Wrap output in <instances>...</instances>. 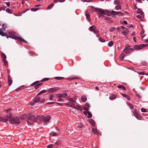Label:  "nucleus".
Instances as JSON below:
<instances>
[{
    "instance_id": "nucleus-1",
    "label": "nucleus",
    "mask_w": 148,
    "mask_h": 148,
    "mask_svg": "<svg viewBox=\"0 0 148 148\" xmlns=\"http://www.w3.org/2000/svg\"><path fill=\"white\" fill-rule=\"evenodd\" d=\"M9 121L10 123L12 124H18L20 123L18 117H12L10 119Z\"/></svg>"
},
{
    "instance_id": "nucleus-2",
    "label": "nucleus",
    "mask_w": 148,
    "mask_h": 148,
    "mask_svg": "<svg viewBox=\"0 0 148 148\" xmlns=\"http://www.w3.org/2000/svg\"><path fill=\"white\" fill-rule=\"evenodd\" d=\"M95 10L96 11L98 12L97 13V14H103L104 15H106V13L107 12V11L99 8H96L95 9Z\"/></svg>"
},
{
    "instance_id": "nucleus-3",
    "label": "nucleus",
    "mask_w": 148,
    "mask_h": 148,
    "mask_svg": "<svg viewBox=\"0 0 148 148\" xmlns=\"http://www.w3.org/2000/svg\"><path fill=\"white\" fill-rule=\"evenodd\" d=\"M147 45L145 44H142L140 45H135L134 48L137 50H140L143 49V47H146Z\"/></svg>"
},
{
    "instance_id": "nucleus-4",
    "label": "nucleus",
    "mask_w": 148,
    "mask_h": 148,
    "mask_svg": "<svg viewBox=\"0 0 148 148\" xmlns=\"http://www.w3.org/2000/svg\"><path fill=\"white\" fill-rule=\"evenodd\" d=\"M60 88L57 87L51 88L48 89V92L50 93L52 92H55L59 90Z\"/></svg>"
},
{
    "instance_id": "nucleus-5",
    "label": "nucleus",
    "mask_w": 148,
    "mask_h": 148,
    "mask_svg": "<svg viewBox=\"0 0 148 148\" xmlns=\"http://www.w3.org/2000/svg\"><path fill=\"white\" fill-rule=\"evenodd\" d=\"M89 29L90 31H93L95 34L98 32V30L95 26H92L90 27Z\"/></svg>"
},
{
    "instance_id": "nucleus-6",
    "label": "nucleus",
    "mask_w": 148,
    "mask_h": 148,
    "mask_svg": "<svg viewBox=\"0 0 148 148\" xmlns=\"http://www.w3.org/2000/svg\"><path fill=\"white\" fill-rule=\"evenodd\" d=\"M56 95L57 97L59 98L64 97L65 98H67L68 97V95L66 93H64L62 94H56Z\"/></svg>"
},
{
    "instance_id": "nucleus-7",
    "label": "nucleus",
    "mask_w": 148,
    "mask_h": 148,
    "mask_svg": "<svg viewBox=\"0 0 148 148\" xmlns=\"http://www.w3.org/2000/svg\"><path fill=\"white\" fill-rule=\"evenodd\" d=\"M11 38H12L13 39H14L16 40L19 39V40H20L22 42H25V43H27V42L25 40H24L22 39V38H21L20 37H18L14 36H12Z\"/></svg>"
},
{
    "instance_id": "nucleus-8",
    "label": "nucleus",
    "mask_w": 148,
    "mask_h": 148,
    "mask_svg": "<svg viewBox=\"0 0 148 148\" xmlns=\"http://www.w3.org/2000/svg\"><path fill=\"white\" fill-rule=\"evenodd\" d=\"M133 114L134 116L138 119H140V118L141 117V116L140 115L138 114L136 111L135 110V111L133 112Z\"/></svg>"
},
{
    "instance_id": "nucleus-9",
    "label": "nucleus",
    "mask_w": 148,
    "mask_h": 148,
    "mask_svg": "<svg viewBox=\"0 0 148 148\" xmlns=\"http://www.w3.org/2000/svg\"><path fill=\"white\" fill-rule=\"evenodd\" d=\"M31 120L32 121H34L35 122H37V119L36 118L35 116L34 115H32L31 116H30L28 118V120Z\"/></svg>"
},
{
    "instance_id": "nucleus-10",
    "label": "nucleus",
    "mask_w": 148,
    "mask_h": 148,
    "mask_svg": "<svg viewBox=\"0 0 148 148\" xmlns=\"http://www.w3.org/2000/svg\"><path fill=\"white\" fill-rule=\"evenodd\" d=\"M134 50V49L132 48H128L127 49H124L123 51V52H125V53H129L131 52H132Z\"/></svg>"
},
{
    "instance_id": "nucleus-11",
    "label": "nucleus",
    "mask_w": 148,
    "mask_h": 148,
    "mask_svg": "<svg viewBox=\"0 0 148 148\" xmlns=\"http://www.w3.org/2000/svg\"><path fill=\"white\" fill-rule=\"evenodd\" d=\"M83 113L86 115H87V114H88L87 117L88 118H90L92 116V114L90 113V112L89 111L87 112V113L86 112L84 111L83 112Z\"/></svg>"
},
{
    "instance_id": "nucleus-12",
    "label": "nucleus",
    "mask_w": 148,
    "mask_h": 148,
    "mask_svg": "<svg viewBox=\"0 0 148 148\" xmlns=\"http://www.w3.org/2000/svg\"><path fill=\"white\" fill-rule=\"evenodd\" d=\"M11 110V109H8L6 110V112L8 113L6 116V117L7 118H10L12 116V114L11 113H10V112H8L10 110Z\"/></svg>"
},
{
    "instance_id": "nucleus-13",
    "label": "nucleus",
    "mask_w": 148,
    "mask_h": 148,
    "mask_svg": "<svg viewBox=\"0 0 148 148\" xmlns=\"http://www.w3.org/2000/svg\"><path fill=\"white\" fill-rule=\"evenodd\" d=\"M40 97L39 96H36L33 99V101L35 102H38L40 100Z\"/></svg>"
},
{
    "instance_id": "nucleus-14",
    "label": "nucleus",
    "mask_w": 148,
    "mask_h": 148,
    "mask_svg": "<svg viewBox=\"0 0 148 148\" xmlns=\"http://www.w3.org/2000/svg\"><path fill=\"white\" fill-rule=\"evenodd\" d=\"M88 121L92 125V126L94 127L95 126V122L92 119H89L88 120Z\"/></svg>"
},
{
    "instance_id": "nucleus-15",
    "label": "nucleus",
    "mask_w": 148,
    "mask_h": 148,
    "mask_svg": "<svg viewBox=\"0 0 148 148\" xmlns=\"http://www.w3.org/2000/svg\"><path fill=\"white\" fill-rule=\"evenodd\" d=\"M8 83L9 86H10L12 83V81L11 79L10 75L8 76Z\"/></svg>"
},
{
    "instance_id": "nucleus-16",
    "label": "nucleus",
    "mask_w": 148,
    "mask_h": 148,
    "mask_svg": "<svg viewBox=\"0 0 148 148\" xmlns=\"http://www.w3.org/2000/svg\"><path fill=\"white\" fill-rule=\"evenodd\" d=\"M37 119L40 121H42L44 119V116L43 115H40L37 117Z\"/></svg>"
},
{
    "instance_id": "nucleus-17",
    "label": "nucleus",
    "mask_w": 148,
    "mask_h": 148,
    "mask_svg": "<svg viewBox=\"0 0 148 148\" xmlns=\"http://www.w3.org/2000/svg\"><path fill=\"white\" fill-rule=\"evenodd\" d=\"M51 116L50 115H47L45 118L44 117V120L45 122L48 121L50 119Z\"/></svg>"
},
{
    "instance_id": "nucleus-18",
    "label": "nucleus",
    "mask_w": 148,
    "mask_h": 148,
    "mask_svg": "<svg viewBox=\"0 0 148 148\" xmlns=\"http://www.w3.org/2000/svg\"><path fill=\"white\" fill-rule=\"evenodd\" d=\"M116 95L115 94H112L109 97V99L111 100L115 99L116 97Z\"/></svg>"
},
{
    "instance_id": "nucleus-19",
    "label": "nucleus",
    "mask_w": 148,
    "mask_h": 148,
    "mask_svg": "<svg viewBox=\"0 0 148 148\" xmlns=\"http://www.w3.org/2000/svg\"><path fill=\"white\" fill-rule=\"evenodd\" d=\"M66 105L72 107H74L75 105V104L71 102H68L66 103Z\"/></svg>"
},
{
    "instance_id": "nucleus-20",
    "label": "nucleus",
    "mask_w": 148,
    "mask_h": 148,
    "mask_svg": "<svg viewBox=\"0 0 148 148\" xmlns=\"http://www.w3.org/2000/svg\"><path fill=\"white\" fill-rule=\"evenodd\" d=\"M125 56V54L124 53H122L120 55L119 58L121 60H123Z\"/></svg>"
},
{
    "instance_id": "nucleus-21",
    "label": "nucleus",
    "mask_w": 148,
    "mask_h": 148,
    "mask_svg": "<svg viewBox=\"0 0 148 148\" xmlns=\"http://www.w3.org/2000/svg\"><path fill=\"white\" fill-rule=\"evenodd\" d=\"M27 118V115L25 114L23 115L20 117V119H21L24 120Z\"/></svg>"
},
{
    "instance_id": "nucleus-22",
    "label": "nucleus",
    "mask_w": 148,
    "mask_h": 148,
    "mask_svg": "<svg viewBox=\"0 0 148 148\" xmlns=\"http://www.w3.org/2000/svg\"><path fill=\"white\" fill-rule=\"evenodd\" d=\"M2 27L3 28L1 29V30L2 31H5V29H6V27H7L6 25L5 24H4L2 25Z\"/></svg>"
},
{
    "instance_id": "nucleus-23",
    "label": "nucleus",
    "mask_w": 148,
    "mask_h": 148,
    "mask_svg": "<svg viewBox=\"0 0 148 148\" xmlns=\"http://www.w3.org/2000/svg\"><path fill=\"white\" fill-rule=\"evenodd\" d=\"M81 99L82 101L83 102H85L87 99V98L85 96H82Z\"/></svg>"
},
{
    "instance_id": "nucleus-24",
    "label": "nucleus",
    "mask_w": 148,
    "mask_h": 148,
    "mask_svg": "<svg viewBox=\"0 0 148 148\" xmlns=\"http://www.w3.org/2000/svg\"><path fill=\"white\" fill-rule=\"evenodd\" d=\"M1 58H3V60H5L6 58V56L4 54V53H1Z\"/></svg>"
},
{
    "instance_id": "nucleus-25",
    "label": "nucleus",
    "mask_w": 148,
    "mask_h": 148,
    "mask_svg": "<svg viewBox=\"0 0 148 148\" xmlns=\"http://www.w3.org/2000/svg\"><path fill=\"white\" fill-rule=\"evenodd\" d=\"M128 32H129V31L127 30V29H126V31H123L122 32V33L125 35H127Z\"/></svg>"
},
{
    "instance_id": "nucleus-26",
    "label": "nucleus",
    "mask_w": 148,
    "mask_h": 148,
    "mask_svg": "<svg viewBox=\"0 0 148 148\" xmlns=\"http://www.w3.org/2000/svg\"><path fill=\"white\" fill-rule=\"evenodd\" d=\"M92 132L93 133L96 134L97 135L98 134V133L97 132V130L95 129L94 128H92Z\"/></svg>"
},
{
    "instance_id": "nucleus-27",
    "label": "nucleus",
    "mask_w": 148,
    "mask_h": 148,
    "mask_svg": "<svg viewBox=\"0 0 148 148\" xmlns=\"http://www.w3.org/2000/svg\"><path fill=\"white\" fill-rule=\"evenodd\" d=\"M8 34L10 36H13L16 35V33L14 32L11 31L8 33Z\"/></svg>"
},
{
    "instance_id": "nucleus-28",
    "label": "nucleus",
    "mask_w": 148,
    "mask_h": 148,
    "mask_svg": "<svg viewBox=\"0 0 148 148\" xmlns=\"http://www.w3.org/2000/svg\"><path fill=\"white\" fill-rule=\"evenodd\" d=\"M127 105L131 109H133L134 108V106L131 103H128Z\"/></svg>"
},
{
    "instance_id": "nucleus-29",
    "label": "nucleus",
    "mask_w": 148,
    "mask_h": 148,
    "mask_svg": "<svg viewBox=\"0 0 148 148\" xmlns=\"http://www.w3.org/2000/svg\"><path fill=\"white\" fill-rule=\"evenodd\" d=\"M73 108H75L76 109H77L78 110H79L81 111H82V108L79 106H76L74 107Z\"/></svg>"
},
{
    "instance_id": "nucleus-30",
    "label": "nucleus",
    "mask_w": 148,
    "mask_h": 148,
    "mask_svg": "<svg viewBox=\"0 0 148 148\" xmlns=\"http://www.w3.org/2000/svg\"><path fill=\"white\" fill-rule=\"evenodd\" d=\"M46 92V90H43L41 91H40L38 94V95H40L41 94L45 93Z\"/></svg>"
},
{
    "instance_id": "nucleus-31",
    "label": "nucleus",
    "mask_w": 148,
    "mask_h": 148,
    "mask_svg": "<svg viewBox=\"0 0 148 148\" xmlns=\"http://www.w3.org/2000/svg\"><path fill=\"white\" fill-rule=\"evenodd\" d=\"M113 44V42L112 41H110L108 44V46L109 47H111Z\"/></svg>"
},
{
    "instance_id": "nucleus-32",
    "label": "nucleus",
    "mask_w": 148,
    "mask_h": 148,
    "mask_svg": "<svg viewBox=\"0 0 148 148\" xmlns=\"http://www.w3.org/2000/svg\"><path fill=\"white\" fill-rule=\"evenodd\" d=\"M5 11L6 12L8 13H12V10L11 9L7 8L6 9Z\"/></svg>"
},
{
    "instance_id": "nucleus-33",
    "label": "nucleus",
    "mask_w": 148,
    "mask_h": 148,
    "mask_svg": "<svg viewBox=\"0 0 148 148\" xmlns=\"http://www.w3.org/2000/svg\"><path fill=\"white\" fill-rule=\"evenodd\" d=\"M85 14L86 16V18L89 20H90V14L88 13H87V12H86Z\"/></svg>"
},
{
    "instance_id": "nucleus-34",
    "label": "nucleus",
    "mask_w": 148,
    "mask_h": 148,
    "mask_svg": "<svg viewBox=\"0 0 148 148\" xmlns=\"http://www.w3.org/2000/svg\"><path fill=\"white\" fill-rule=\"evenodd\" d=\"M137 13L139 14H140L141 15H142L143 14V12L140 10L138 9L137 11Z\"/></svg>"
},
{
    "instance_id": "nucleus-35",
    "label": "nucleus",
    "mask_w": 148,
    "mask_h": 148,
    "mask_svg": "<svg viewBox=\"0 0 148 148\" xmlns=\"http://www.w3.org/2000/svg\"><path fill=\"white\" fill-rule=\"evenodd\" d=\"M54 97V96L53 95H49V99L50 100H54L53 99V98Z\"/></svg>"
},
{
    "instance_id": "nucleus-36",
    "label": "nucleus",
    "mask_w": 148,
    "mask_h": 148,
    "mask_svg": "<svg viewBox=\"0 0 148 148\" xmlns=\"http://www.w3.org/2000/svg\"><path fill=\"white\" fill-rule=\"evenodd\" d=\"M61 143V141L60 140H58L55 143V144L56 145H60Z\"/></svg>"
},
{
    "instance_id": "nucleus-37",
    "label": "nucleus",
    "mask_w": 148,
    "mask_h": 148,
    "mask_svg": "<svg viewBox=\"0 0 148 148\" xmlns=\"http://www.w3.org/2000/svg\"><path fill=\"white\" fill-rule=\"evenodd\" d=\"M65 0H54V2L55 3H56L58 1H59V2H63L65 1Z\"/></svg>"
},
{
    "instance_id": "nucleus-38",
    "label": "nucleus",
    "mask_w": 148,
    "mask_h": 148,
    "mask_svg": "<svg viewBox=\"0 0 148 148\" xmlns=\"http://www.w3.org/2000/svg\"><path fill=\"white\" fill-rule=\"evenodd\" d=\"M115 29V28L114 27H112L109 29V31L110 32H112L114 31Z\"/></svg>"
},
{
    "instance_id": "nucleus-39",
    "label": "nucleus",
    "mask_w": 148,
    "mask_h": 148,
    "mask_svg": "<svg viewBox=\"0 0 148 148\" xmlns=\"http://www.w3.org/2000/svg\"><path fill=\"white\" fill-rule=\"evenodd\" d=\"M111 14L113 15H117V12L112 10L111 12Z\"/></svg>"
},
{
    "instance_id": "nucleus-40",
    "label": "nucleus",
    "mask_w": 148,
    "mask_h": 148,
    "mask_svg": "<svg viewBox=\"0 0 148 148\" xmlns=\"http://www.w3.org/2000/svg\"><path fill=\"white\" fill-rule=\"evenodd\" d=\"M121 6L120 5H118L116 6L115 9L117 10H118L119 9H121Z\"/></svg>"
},
{
    "instance_id": "nucleus-41",
    "label": "nucleus",
    "mask_w": 148,
    "mask_h": 148,
    "mask_svg": "<svg viewBox=\"0 0 148 148\" xmlns=\"http://www.w3.org/2000/svg\"><path fill=\"white\" fill-rule=\"evenodd\" d=\"M54 5V4L53 3H51L48 6L47 8L48 9H50L51 8L53 7Z\"/></svg>"
},
{
    "instance_id": "nucleus-42",
    "label": "nucleus",
    "mask_w": 148,
    "mask_h": 148,
    "mask_svg": "<svg viewBox=\"0 0 148 148\" xmlns=\"http://www.w3.org/2000/svg\"><path fill=\"white\" fill-rule=\"evenodd\" d=\"M114 3L116 4H119L120 3V1L119 0H115L114 1Z\"/></svg>"
},
{
    "instance_id": "nucleus-43",
    "label": "nucleus",
    "mask_w": 148,
    "mask_h": 148,
    "mask_svg": "<svg viewBox=\"0 0 148 148\" xmlns=\"http://www.w3.org/2000/svg\"><path fill=\"white\" fill-rule=\"evenodd\" d=\"M1 121H2L4 122H6L8 121V119L6 118L2 117V120H1Z\"/></svg>"
},
{
    "instance_id": "nucleus-44",
    "label": "nucleus",
    "mask_w": 148,
    "mask_h": 148,
    "mask_svg": "<svg viewBox=\"0 0 148 148\" xmlns=\"http://www.w3.org/2000/svg\"><path fill=\"white\" fill-rule=\"evenodd\" d=\"M50 134L51 136H53L57 135L56 133L55 132H51Z\"/></svg>"
},
{
    "instance_id": "nucleus-45",
    "label": "nucleus",
    "mask_w": 148,
    "mask_h": 148,
    "mask_svg": "<svg viewBox=\"0 0 148 148\" xmlns=\"http://www.w3.org/2000/svg\"><path fill=\"white\" fill-rule=\"evenodd\" d=\"M107 11V12L106 13V14L108 16H111V14H110V12H109V11L108 10H106Z\"/></svg>"
},
{
    "instance_id": "nucleus-46",
    "label": "nucleus",
    "mask_w": 148,
    "mask_h": 148,
    "mask_svg": "<svg viewBox=\"0 0 148 148\" xmlns=\"http://www.w3.org/2000/svg\"><path fill=\"white\" fill-rule=\"evenodd\" d=\"M0 35L2 36H5V33L1 31L0 32Z\"/></svg>"
},
{
    "instance_id": "nucleus-47",
    "label": "nucleus",
    "mask_w": 148,
    "mask_h": 148,
    "mask_svg": "<svg viewBox=\"0 0 148 148\" xmlns=\"http://www.w3.org/2000/svg\"><path fill=\"white\" fill-rule=\"evenodd\" d=\"M39 9V8H32L31 9V10L33 11H37Z\"/></svg>"
},
{
    "instance_id": "nucleus-48",
    "label": "nucleus",
    "mask_w": 148,
    "mask_h": 148,
    "mask_svg": "<svg viewBox=\"0 0 148 148\" xmlns=\"http://www.w3.org/2000/svg\"><path fill=\"white\" fill-rule=\"evenodd\" d=\"M83 127V125L81 123H80L79 125L77 126V127L78 128H82Z\"/></svg>"
},
{
    "instance_id": "nucleus-49",
    "label": "nucleus",
    "mask_w": 148,
    "mask_h": 148,
    "mask_svg": "<svg viewBox=\"0 0 148 148\" xmlns=\"http://www.w3.org/2000/svg\"><path fill=\"white\" fill-rule=\"evenodd\" d=\"M69 100L70 101L73 102L74 103L76 102V101L75 100H74L72 98H69Z\"/></svg>"
},
{
    "instance_id": "nucleus-50",
    "label": "nucleus",
    "mask_w": 148,
    "mask_h": 148,
    "mask_svg": "<svg viewBox=\"0 0 148 148\" xmlns=\"http://www.w3.org/2000/svg\"><path fill=\"white\" fill-rule=\"evenodd\" d=\"M99 39L100 41L101 42H104L105 41V40L104 39L101 37L99 38Z\"/></svg>"
},
{
    "instance_id": "nucleus-51",
    "label": "nucleus",
    "mask_w": 148,
    "mask_h": 148,
    "mask_svg": "<svg viewBox=\"0 0 148 148\" xmlns=\"http://www.w3.org/2000/svg\"><path fill=\"white\" fill-rule=\"evenodd\" d=\"M49 80V79L48 78H45L43 79H42L41 81V82H44L45 81H48Z\"/></svg>"
},
{
    "instance_id": "nucleus-52",
    "label": "nucleus",
    "mask_w": 148,
    "mask_h": 148,
    "mask_svg": "<svg viewBox=\"0 0 148 148\" xmlns=\"http://www.w3.org/2000/svg\"><path fill=\"white\" fill-rule=\"evenodd\" d=\"M64 77H55V78L56 79H57L58 80H60L61 79H64Z\"/></svg>"
},
{
    "instance_id": "nucleus-53",
    "label": "nucleus",
    "mask_w": 148,
    "mask_h": 148,
    "mask_svg": "<svg viewBox=\"0 0 148 148\" xmlns=\"http://www.w3.org/2000/svg\"><path fill=\"white\" fill-rule=\"evenodd\" d=\"M141 111L143 112H147V110L144 108H142L141 109Z\"/></svg>"
},
{
    "instance_id": "nucleus-54",
    "label": "nucleus",
    "mask_w": 148,
    "mask_h": 148,
    "mask_svg": "<svg viewBox=\"0 0 148 148\" xmlns=\"http://www.w3.org/2000/svg\"><path fill=\"white\" fill-rule=\"evenodd\" d=\"M121 95L123 97H125L126 98V97H128L129 98V96L126 94H124L122 93L121 94Z\"/></svg>"
},
{
    "instance_id": "nucleus-55",
    "label": "nucleus",
    "mask_w": 148,
    "mask_h": 148,
    "mask_svg": "<svg viewBox=\"0 0 148 148\" xmlns=\"http://www.w3.org/2000/svg\"><path fill=\"white\" fill-rule=\"evenodd\" d=\"M55 103V101L48 102L46 104L47 105H51Z\"/></svg>"
},
{
    "instance_id": "nucleus-56",
    "label": "nucleus",
    "mask_w": 148,
    "mask_h": 148,
    "mask_svg": "<svg viewBox=\"0 0 148 148\" xmlns=\"http://www.w3.org/2000/svg\"><path fill=\"white\" fill-rule=\"evenodd\" d=\"M3 62H4V64L5 66H6L8 64L7 62L5 60H3Z\"/></svg>"
},
{
    "instance_id": "nucleus-57",
    "label": "nucleus",
    "mask_w": 148,
    "mask_h": 148,
    "mask_svg": "<svg viewBox=\"0 0 148 148\" xmlns=\"http://www.w3.org/2000/svg\"><path fill=\"white\" fill-rule=\"evenodd\" d=\"M123 14L121 12H117V15H118V16H122Z\"/></svg>"
},
{
    "instance_id": "nucleus-58",
    "label": "nucleus",
    "mask_w": 148,
    "mask_h": 148,
    "mask_svg": "<svg viewBox=\"0 0 148 148\" xmlns=\"http://www.w3.org/2000/svg\"><path fill=\"white\" fill-rule=\"evenodd\" d=\"M38 82H39L38 81L35 82H34L31 85V86H33L34 85L36 84H38Z\"/></svg>"
},
{
    "instance_id": "nucleus-59",
    "label": "nucleus",
    "mask_w": 148,
    "mask_h": 148,
    "mask_svg": "<svg viewBox=\"0 0 148 148\" xmlns=\"http://www.w3.org/2000/svg\"><path fill=\"white\" fill-rule=\"evenodd\" d=\"M75 79V78H67L66 79L69 80L71 81V80H72Z\"/></svg>"
},
{
    "instance_id": "nucleus-60",
    "label": "nucleus",
    "mask_w": 148,
    "mask_h": 148,
    "mask_svg": "<svg viewBox=\"0 0 148 148\" xmlns=\"http://www.w3.org/2000/svg\"><path fill=\"white\" fill-rule=\"evenodd\" d=\"M136 95L140 99L141 98V97L139 94L136 93Z\"/></svg>"
},
{
    "instance_id": "nucleus-61",
    "label": "nucleus",
    "mask_w": 148,
    "mask_h": 148,
    "mask_svg": "<svg viewBox=\"0 0 148 148\" xmlns=\"http://www.w3.org/2000/svg\"><path fill=\"white\" fill-rule=\"evenodd\" d=\"M41 84H39L37 85H36L35 86H34V87L36 89H37L38 88V86H40L41 85Z\"/></svg>"
},
{
    "instance_id": "nucleus-62",
    "label": "nucleus",
    "mask_w": 148,
    "mask_h": 148,
    "mask_svg": "<svg viewBox=\"0 0 148 148\" xmlns=\"http://www.w3.org/2000/svg\"><path fill=\"white\" fill-rule=\"evenodd\" d=\"M138 74L139 75H145L144 73L143 72H139L138 73Z\"/></svg>"
},
{
    "instance_id": "nucleus-63",
    "label": "nucleus",
    "mask_w": 148,
    "mask_h": 148,
    "mask_svg": "<svg viewBox=\"0 0 148 148\" xmlns=\"http://www.w3.org/2000/svg\"><path fill=\"white\" fill-rule=\"evenodd\" d=\"M85 106L86 107H88V108H89L90 107V106L89 103H85Z\"/></svg>"
},
{
    "instance_id": "nucleus-64",
    "label": "nucleus",
    "mask_w": 148,
    "mask_h": 148,
    "mask_svg": "<svg viewBox=\"0 0 148 148\" xmlns=\"http://www.w3.org/2000/svg\"><path fill=\"white\" fill-rule=\"evenodd\" d=\"M53 145H49L47 147V148H52Z\"/></svg>"
}]
</instances>
